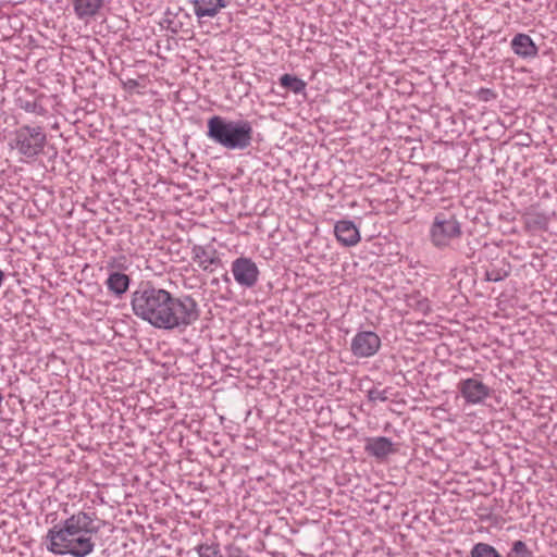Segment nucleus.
I'll return each instance as SVG.
<instances>
[{
	"instance_id": "nucleus-9",
	"label": "nucleus",
	"mask_w": 557,
	"mask_h": 557,
	"mask_svg": "<svg viewBox=\"0 0 557 557\" xmlns=\"http://www.w3.org/2000/svg\"><path fill=\"white\" fill-rule=\"evenodd\" d=\"M190 3L195 15L201 22L203 18L215 17L230 4V0H191Z\"/></svg>"
},
{
	"instance_id": "nucleus-23",
	"label": "nucleus",
	"mask_w": 557,
	"mask_h": 557,
	"mask_svg": "<svg viewBox=\"0 0 557 557\" xmlns=\"http://www.w3.org/2000/svg\"><path fill=\"white\" fill-rule=\"evenodd\" d=\"M496 97H497V94L493 89H490V88H480L476 92V98L480 101H484V102L492 101V100L496 99Z\"/></svg>"
},
{
	"instance_id": "nucleus-15",
	"label": "nucleus",
	"mask_w": 557,
	"mask_h": 557,
	"mask_svg": "<svg viewBox=\"0 0 557 557\" xmlns=\"http://www.w3.org/2000/svg\"><path fill=\"white\" fill-rule=\"evenodd\" d=\"M129 283V276L121 272H112L106 281L107 288L116 297H121L127 292Z\"/></svg>"
},
{
	"instance_id": "nucleus-20",
	"label": "nucleus",
	"mask_w": 557,
	"mask_h": 557,
	"mask_svg": "<svg viewBox=\"0 0 557 557\" xmlns=\"http://www.w3.org/2000/svg\"><path fill=\"white\" fill-rule=\"evenodd\" d=\"M507 557H533V554L523 541L518 540L512 543Z\"/></svg>"
},
{
	"instance_id": "nucleus-14",
	"label": "nucleus",
	"mask_w": 557,
	"mask_h": 557,
	"mask_svg": "<svg viewBox=\"0 0 557 557\" xmlns=\"http://www.w3.org/2000/svg\"><path fill=\"white\" fill-rule=\"evenodd\" d=\"M75 15L79 20H87L97 15L103 5V0H69Z\"/></svg>"
},
{
	"instance_id": "nucleus-11",
	"label": "nucleus",
	"mask_w": 557,
	"mask_h": 557,
	"mask_svg": "<svg viewBox=\"0 0 557 557\" xmlns=\"http://www.w3.org/2000/svg\"><path fill=\"white\" fill-rule=\"evenodd\" d=\"M364 450L377 459H384L388 455L396 453L393 442L385 436L367 438Z\"/></svg>"
},
{
	"instance_id": "nucleus-8",
	"label": "nucleus",
	"mask_w": 557,
	"mask_h": 557,
	"mask_svg": "<svg viewBox=\"0 0 557 557\" xmlns=\"http://www.w3.org/2000/svg\"><path fill=\"white\" fill-rule=\"evenodd\" d=\"M457 388L467 404H482L491 395V388L475 377L461 380Z\"/></svg>"
},
{
	"instance_id": "nucleus-22",
	"label": "nucleus",
	"mask_w": 557,
	"mask_h": 557,
	"mask_svg": "<svg viewBox=\"0 0 557 557\" xmlns=\"http://www.w3.org/2000/svg\"><path fill=\"white\" fill-rule=\"evenodd\" d=\"M368 399L370 401H376V400H380V401H386L388 399V396H387V389H379V388H371L369 389L368 392Z\"/></svg>"
},
{
	"instance_id": "nucleus-12",
	"label": "nucleus",
	"mask_w": 557,
	"mask_h": 557,
	"mask_svg": "<svg viewBox=\"0 0 557 557\" xmlns=\"http://www.w3.org/2000/svg\"><path fill=\"white\" fill-rule=\"evenodd\" d=\"M510 46L512 51L523 59L535 58L539 53L537 46L527 34L519 33L515 35L511 39Z\"/></svg>"
},
{
	"instance_id": "nucleus-25",
	"label": "nucleus",
	"mask_w": 557,
	"mask_h": 557,
	"mask_svg": "<svg viewBox=\"0 0 557 557\" xmlns=\"http://www.w3.org/2000/svg\"><path fill=\"white\" fill-rule=\"evenodd\" d=\"M224 280H225L226 282H228V281H230V278H228L227 274H225V275H224Z\"/></svg>"
},
{
	"instance_id": "nucleus-7",
	"label": "nucleus",
	"mask_w": 557,
	"mask_h": 557,
	"mask_svg": "<svg viewBox=\"0 0 557 557\" xmlns=\"http://www.w3.org/2000/svg\"><path fill=\"white\" fill-rule=\"evenodd\" d=\"M380 336L372 331H359L351 339L350 351L357 358H370L381 348Z\"/></svg>"
},
{
	"instance_id": "nucleus-5",
	"label": "nucleus",
	"mask_w": 557,
	"mask_h": 557,
	"mask_svg": "<svg viewBox=\"0 0 557 557\" xmlns=\"http://www.w3.org/2000/svg\"><path fill=\"white\" fill-rule=\"evenodd\" d=\"M462 235L461 223L449 212H438L430 227L431 243L438 249L446 248L451 240Z\"/></svg>"
},
{
	"instance_id": "nucleus-1",
	"label": "nucleus",
	"mask_w": 557,
	"mask_h": 557,
	"mask_svg": "<svg viewBox=\"0 0 557 557\" xmlns=\"http://www.w3.org/2000/svg\"><path fill=\"white\" fill-rule=\"evenodd\" d=\"M133 312L156 329L184 331L200 317L198 302L190 295L173 296L150 283L141 284L131 298Z\"/></svg>"
},
{
	"instance_id": "nucleus-19",
	"label": "nucleus",
	"mask_w": 557,
	"mask_h": 557,
	"mask_svg": "<svg viewBox=\"0 0 557 557\" xmlns=\"http://www.w3.org/2000/svg\"><path fill=\"white\" fill-rule=\"evenodd\" d=\"M509 275V270L505 268H498L495 264L485 271V280L488 282H500Z\"/></svg>"
},
{
	"instance_id": "nucleus-4",
	"label": "nucleus",
	"mask_w": 557,
	"mask_h": 557,
	"mask_svg": "<svg viewBox=\"0 0 557 557\" xmlns=\"http://www.w3.org/2000/svg\"><path fill=\"white\" fill-rule=\"evenodd\" d=\"M47 136L40 126L23 125L18 127L11 139L10 146L27 159H35L46 146Z\"/></svg>"
},
{
	"instance_id": "nucleus-10",
	"label": "nucleus",
	"mask_w": 557,
	"mask_h": 557,
	"mask_svg": "<svg viewBox=\"0 0 557 557\" xmlns=\"http://www.w3.org/2000/svg\"><path fill=\"white\" fill-rule=\"evenodd\" d=\"M334 233L343 246L351 247L360 242L359 230L352 221L342 220L336 222Z\"/></svg>"
},
{
	"instance_id": "nucleus-18",
	"label": "nucleus",
	"mask_w": 557,
	"mask_h": 557,
	"mask_svg": "<svg viewBox=\"0 0 557 557\" xmlns=\"http://www.w3.org/2000/svg\"><path fill=\"white\" fill-rule=\"evenodd\" d=\"M195 549L199 557H223L218 543L200 544Z\"/></svg>"
},
{
	"instance_id": "nucleus-2",
	"label": "nucleus",
	"mask_w": 557,
	"mask_h": 557,
	"mask_svg": "<svg viewBox=\"0 0 557 557\" xmlns=\"http://www.w3.org/2000/svg\"><path fill=\"white\" fill-rule=\"evenodd\" d=\"M98 531L95 513L78 511L48 530L47 549L55 555L86 557L95 548L92 536Z\"/></svg>"
},
{
	"instance_id": "nucleus-21",
	"label": "nucleus",
	"mask_w": 557,
	"mask_h": 557,
	"mask_svg": "<svg viewBox=\"0 0 557 557\" xmlns=\"http://www.w3.org/2000/svg\"><path fill=\"white\" fill-rule=\"evenodd\" d=\"M18 106L25 112L35 113L37 115H44L46 109L36 100H23L18 99Z\"/></svg>"
},
{
	"instance_id": "nucleus-3",
	"label": "nucleus",
	"mask_w": 557,
	"mask_h": 557,
	"mask_svg": "<svg viewBox=\"0 0 557 557\" xmlns=\"http://www.w3.org/2000/svg\"><path fill=\"white\" fill-rule=\"evenodd\" d=\"M207 137L227 150H246L252 144L253 127L248 120L213 115L207 121Z\"/></svg>"
},
{
	"instance_id": "nucleus-16",
	"label": "nucleus",
	"mask_w": 557,
	"mask_h": 557,
	"mask_svg": "<svg viewBox=\"0 0 557 557\" xmlns=\"http://www.w3.org/2000/svg\"><path fill=\"white\" fill-rule=\"evenodd\" d=\"M280 84L287 90L293 91L294 94H301L306 89V82L301 78L292 75V74H284L280 78Z\"/></svg>"
},
{
	"instance_id": "nucleus-17",
	"label": "nucleus",
	"mask_w": 557,
	"mask_h": 557,
	"mask_svg": "<svg viewBox=\"0 0 557 557\" xmlns=\"http://www.w3.org/2000/svg\"><path fill=\"white\" fill-rule=\"evenodd\" d=\"M470 554L471 557H502L492 545L486 543H476Z\"/></svg>"
},
{
	"instance_id": "nucleus-6",
	"label": "nucleus",
	"mask_w": 557,
	"mask_h": 557,
	"mask_svg": "<svg viewBox=\"0 0 557 557\" xmlns=\"http://www.w3.org/2000/svg\"><path fill=\"white\" fill-rule=\"evenodd\" d=\"M231 271L236 283L244 288H252L259 280L260 271L248 257H239L232 262Z\"/></svg>"
},
{
	"instance_id": "nucleus-13",
	"label": "nucleus",
	"mask_w": 557,
	"mask_h": 557,
	"mask_svg": "<svg viewBox=\"0 0 557 557\" xmlns=\"http://www.w3.org/2000/svg\"><path fill=\"white\" fill-rule=\"evenodd\" d=\"M193 260L203 271L212 272V265H219L221 263L220 258L216 256L215 249H207L203 246L195 245L191 249Z\"/></svg>"
},
{
	"instance_id": "nucleus-24",
	"label": "nucleus",
	"mask_w": 557,
	"mask_h": 557,
	"mask_svg": "<svg viewBox=\"0 0 557 557\" xmlns=\"http://www.w3.org/2000/svg\"><path fill=\"white\" fill-rule=\"evenodd\" d=\"M226 557H250L239 546L235 544H228L225 546Z\"/></svg>"
}]
</instances>
